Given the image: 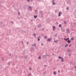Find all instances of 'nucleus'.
Here are the masks:
<instances>
[{
    "label": "nucleus",
    "mask_w": 76,
    "mask_h": 76,
    "mask_svg": "<svg viewBox=\"0 0 76 76\" xmlns=\"http://www.w3.org/2000/svg\"><path fill=\"white\" fill-rule=\"evenodd\" d=\"M25 51H26V49H24L22 51V54H25Z\"/></svg>",
    "instance_id": "obj_1"
},
{
    "label": "nucleus",
    "mask_w": 76,
    "mask_h": 76,
    "mask_svg": "<svg viewBox=\"0 0 76 76\" xmlns=\"http://www.w3.org/2000/svg\"><path fill=\"white\" fill-rule=\"evenodd\" d=\"M29 69L30 70H32V68H30Z\"/></svg>",
    "instance_id": "obj_34"
},
{
    "label": "nucleus",
    "mask_w": 76,
    "mask_h": 76,
    "mask_svg": "<svg viewBox=\"0 0 76 76\" xmlns=\"http://www.w3.org/2000/svg\"><path fill=\"white\" fill-rule=\"evenodd\" d=\"M40 26H41V25H38V27L39 28H40Z\"/></svg>",
    "instance_id": "obj_18"
},
{
    "label": "nucleus",
    "mask_w": 76,
    "mask_h": 76,
    "mask_svg": "<svg viewBox=\"0 0 76 76\" xmlns=\"http://www.w3.org/2000/svg\"><path fill=\"white\" fill-rule=\"evenodd\" d=\"M39 59H41V56H39L38 57Z\"/></svg>",
    "instance_id": "obj_20"
},
{
    "label": "nucleus",
    "mask_w": 76,
    "mask_h": 76,
    "mask_svg": "<svg viewBox=\"0 0 76 76\" xmlns=\"http://www.w3.org/2000/svg\"><path fill=\"white\" fill-rule=\"evenodd\" d=\"M69 1H67V3L68 4V2H69Z\"/></svg>",
    "instance_id": "obj_44"
},
{
    "label": "nucleus",
    "mask_w": 76,
    "mask_h": 76,
    "mask_svg": "<svg viewBox=\"0 0 76 76\" xmlns=\"http://www.w3.org/2000/svg\"><path fill=\"white\" fill-rule=\"evenodd\" d=\"M69 39V38H67V39H66V41H67V40H68V39Z\"/></svg>",
    "instance_id": "obj_24"
},
{
    "label": "nucleus",
    "mask_w": 76,
    "mask_h": 76,
    "mask_svg": "<svg viewBox=\"0 0 76 76\" xmlns=\"http://www.w3.org/2000/svg\"><path fill=\"white\" fill-rule=\"evenodd\" d=\"M24 58H25V59H26V58H27V56H24Z\"/></svg>",
    "instance_id": "obj_19"
},
{
    "label": "nucleus",
    "mask_w": 76,
    "mask_h": 76,
    "mask_svg": "<svg viewBox=\"0 0 76 76\" xmlns=\"http://www.w3.org/2000/svg\"><path fill=\"white\" fill-rule=\"evenodd\" d=\"M41 45H42V46H43L44 45V44L43 43H42L41 44Z\"/></svg>",
    "instance_id": "obj_32"
},
{
    "label": "nucleus",
    "mask_w": 76,
    "mask_h": 76,
    "mask_svg": "<svg viewBox=\"0 0 76 76\" xmlns=\"http://www.w3.org/2000/svg\"><path fill=\"white\" fill-rule=\"evenodd\" d=\"M75 68H76V66H75Z\"/></svg>",
    "instance_id": "obj_48"
},
{
    "label": "nucleus",
    "mask_w": 76,
    "mask_h": 76,
    "mask_svg": "<svg viewBox=\"0 0 76 76\" xmlns=\"http://www.w3.org/2000/svg\"><path fill=\"white\" fill-rule=\"evenodd\" d=\"M53 75H56V71H55L53 72Z\"/></svg>",
    "instance_id": "obj_13"
},
{
    "label": "nucleus",
    "mask_w": 76,
    "mask_h": 76,
    "mask_svg": "<svg viewBox=\"0 0 76 76\" xmlns=\"http://www.w3.org/2000/svg\"><path fill=\"white\" fill-rule=\"evenodd\" d=\"M58 38H60V37H58Z\"/></svg>",
    "instance_id": "obj_51"
},
{
    "label": "nucleus",
    "mask_w": 76,
    "mask_h": 76,
    "mask_svg": "<svg viewBox=\"0 0 76 76\" xmlns=\"http://www.w3.org/2000/svg\"><path fill=\"white\" fill-rule=\"evenodd\" d=\"M30 50L31 51H34V48L33 47H31L30 48Z\"/></svg>",
    "instance_id": "obj_2"
},
{
    "label": "nucleus",
    "mask_w": 76,
    "mask_h": 76,
    "mask_svg": "<svg viewBox=\"0 0 76 76\" xmlns=\"http://www.w3.org/2000/svg\"><path fill=\"white\" fill-rule=\"evenodd\" d=\"M44 38H45V39H47V37L45 36Z\"/></svg>",
    "instance_id": "obj_23"
},
{
    "label": "nucleus",
    "mask_w": 76,
    "mask_h": 76,
    "mask_svg": "<svg viewBox=\"0 0 76 76\" xmlns=\"http://www.w3.org/2000/svg\"><path fill=\"white\" fill-rule=\"evenodd\" d=\"M19 44H20V42Z\"/></svg>",
    "instance_id": "obj_47"
},
{
    "label": "nucleus",
    "mask_w": 76,
    "mask_h": 76,
    "mask_svg": "<svg viewBox=\"0 0 76 76\" xmlns=\"http://www.w3.org/2000/svg\"><path fill=\"white\" fill-rule=\"evenodd\" d=\"M32 47H34H34H36V44L35 43L34 45V44H33L32 45Z\"/></svg>",
    "instance_id": "obj_6"
},
{
    "label": "nucleus",
    "mask_w": 76,
    "mask_h": 76,
    "mask_svg": "<svg viewBox=\"0 0 76 76\" xmlns=\"http://www.w3.org/2000/svg\"><path fill=\"white\" fill-rule=\"evenodd\" d=\"M67 43H70V40H68L67 41Z\"/></svg>",
    "instance_id": "obj_14"
},
{
    "label": "nucleus",
    "mask_w": 76,
    "mask_h": 76,
    "mask_svg": "<svg viewBox=\"0 0 76 76\" xmlns=\"http://www.w3.org/2000/svg\"><path fill=\"white\" fill-rule=\"evenodd\" d=\"M69 56H70V55H69Z\"/></svg>",
    "instance_id": "obj_50"
},
{
    "label": "nucleus",
    "mask_w": 76,
    "mask_h": 76,
    "mask_svg": "<svg viewBox=\"0 0 76 76\" xmlns=\"http://www.w3.org/2000/svg\"><path fill=\"white\" fill-rule=\"evenodd\" d=\"M55 28H56V27H55V26H54L53 27V31H54V30H55Z\"/></svg>",
    "instance_id": "obj_11"
},
{
    "label": "nucleus",
    "mask_w": 76,
    "mask_h": 76,
    "mask_svg": "<svg viewBox=\"0 0 76 76\" xmlns=\"http://www.w3.org/2000/svg\"><path fill=\"white\" fill-rule=\"evenodd\" d=\"M35 12H37V10H35Z\"/></svg>",
    "instance_id": "obj_49"
},
{
    "label": "nucleus",
    "mask_w": 76,
    "mask_h": 76,
    "mask_svg": "<svg viewBox=\"0 0 76 76\" xmlns=\"http://www.w3.org/2000/svg\"><path fill=\"white\" fill-rule=\"evenodd\" d=\"M56 25H58V22H56Z\"/></svg>",
    "instance_id": "obj_30"
},
{
    "label": "nucleus",
    "mask_w": 76,
    "mask_h": 76,
    "mask_svg": "<svg viewBox=\"0 0 76 76\" xmlns=\"http://www.w3.org/2000/svg\"><path fill=\"white\" fill-rule=\"evenodd\" d=\"M68 46V44H66V45L65 46V47H67Z\"/></svg>",
    "instance_id": "obj_25"
},
{
    "label": "nucleus",
    "mask_w": 76,
    "mask_h": 76,
    "mask_svg": "<svg viewBox=\"0 0 76 76\" xmlns=\"http://www.w3.org/2000/svg\"><path fill=\"white\" fill-rule=\"evenodd\" d=\"M8 64H9V65H10V64L9 63H8Z\"/></svg>",
    "instance_id": "obj_42"
},
{
    "label": "nucleus",
    "mask_w": 76,
    "mask_h": 76,
    "mask_svg": "<svg viewBox=\"0 0 76 76\" xmlns=\"http://www.w3.org/2000/svg\"><path fill=\"white\" fill-rule=\"evenodd\" d=\"M69 9V7H67V10H68Z\"/></svg>",
    "instance_id": "obj_37"
},
{
    "label": "nucleus",
    "mask_w": 76,
    "mask_h": 76,
    "mask_svg": "<svg viewBox=\"0 0 76 76\" xmlns=\"http://www.w3.org/2000/svg\"><path fill=\"white\" fill-rule=\"evenodd\" d=\"M27 1H29V0H27Z\"/></svg>",
    "instance_id": "obj_45"
},
{
    "label": "nucleus",
    "mask_w": 76,
    "mask_h": 76,
    "mask_svg": "<svg viewBox=\"0 0 76 76\" xmlns=\"http://www.w3.org/2000/svg\"><path fill=\"white\" fill-rule=\"evenodd\" d=\"M28 9H30V10L31 11H32V7L31 6H29L28 7Z\"/></svg>",
    "instance_id": "obj_4"
},
{
    "label": "nucleus",
    "mask_w": 76,
    "mask_h": 76,
    "mask_svg": "<svg viewBox=\"0 0 76 76\" xmlns=\"http://www.w3.org/2000/svg\"><path fill=\"white\" fill-rule=\"evenodd\" d=\"M57 41H58L57 40L55 41H54V42H57Z\"/></svg>",
    "instance_id": "obj_31"
},
{
    "label": "nucleus",
    "mask_w": 76,
    "mask_h": 76,
    "mask_svg": "<svg viewBox=\"0 0 76 76\" xmlns=\"http://www.w3.org/2000/svg\"><path fill=\"white\" fill-rule=\"evenodd\" d=\"M58 58H60V59H62L63 58L62 57H60V56H58Z\"/></svg>",
    "instance_id": "obj_12"
},
{
    "label": "nucleus",
    "mask_w": 76,
    "mask_h": 76,
    "mask_svg": "<svg viewBox=\"0 0 76 76\" xmlns=\"http://www.w3.org/2000/svg\"><path fill=\"white\" fill-rule=\"evenodd\" d=\"M52 4H55V3H54V0H53V1H52Z\"/></svg>",
    "instance_id": "obj_10"
},
{
    "label": "nucleus",
    "mask_w": 76,
    "mask_h": 76,
    "mask_svg": "<svg viewBox=\"0 0 76 76\" xmlns=\"http://www.w3.org/2000/svg\"><path fill=\"white\" fill-rule=\"evenodd\" d=\"M71 46H72V45H69V47H71Z\"/></svg>",
    "instance_id": "obj_35"
},
{
    "label": "nucleus",
    "mask_w": 76,
    "mask_h": 76,
    "mask_svg": "<svg viewBox=\"0 0 76 76\" xmlns=\"http://www.w3.org/2000/svg\"><path fill=\"white\" fill-rule=\"evenodd\" d=\"M73 38H72L71 39V40H73Z\"/></svg>",
    "instance_id": "obj_36"
},
{
    "label": "nucleus",
    "mask_w": 76,
    "mask_h": 76,
    "mask_svg": "<svg viewBox=\"0 0 76 76\" xmlns=\"http://www.w3.org/2000/svg\"><path fill=\"white\" fill-rule=\"evenodd\" d=\"M21 44H23V41L21 42Z\"/></svg>",
    "instance_id": "obj_26"
},
{
    "label": "nucleus",
    "mask_w": 76,
    "mask_h": 76,
    "mask_svg": "<svg viewBox=\"0 0 76 76\" xmlns=\"http://www.w3.org/2000/svg\"><path fill=\"white\" fill-rule=\"evenodd\" d=\"M1 60L3 61L4 60V58H1Z\"/></svg>",
    "instance_id": "obj_33"
},
{
    "label": "nucleus",
    "mask_w": 76,
    "mask_h": 76,
    "mask_svg": "<svg viewBox=\"0 0 76 76\" xmlns=\"http://www.w3.org/2000/svg\"><path fill=\"white\" fill-rule=\"evenodd\" d=\"M64 23L65 25H66V24H67V22H66V21H64Z\"/></svg>",
    "instance_id": "obj_16"
},
{
    "label": "nucleus",
    "mask_w": 76,
    "mask_h": 76,
    "mask_svg": "<svg viewBox=\"0 0 76 76\" xmlns=\"http://www.w3.org/2000/svg\"><path fill=\"white\" fill-rule=\"evenodd\" d=\"M27 45H28V44H29V43H27Z\"/></svg>",
    "instance_id": "obj_40"
},
{
    "label": "nucleus",
    "mask_w": 76,
    "mask_h": 76,
    "mask_svg": "<svg viewBox=\"0 0 76 76\" xmlns=\"http://www.w3.org/2000/svg\"><path fill=\"white\" fill-rule=\"evenodd\" d=\"M61 24H59L58 27H61Z\"/></svg>",
    "instance_id": "obj_27"
},
{
    "label": "nucleus",
    "mask_w": 76,
    "mask_h": 76,
    "mask_svg": "<svg viewBox=\"0 0 76 76\" xmlns=\"http://www.w3.org/2000/svg\"><path fill=\"white\" fill-rule=\"evenodd\" d=\"M64 40H66V39H64Z\"/></svg>",
    "instance_id": "obj_46"
},
{
    "label": "nucleus",
    "mask_w": 76,
    "mask_h": 76,
    "mask_svg": "<svg viewBox=\"0 0 76 76\" xmlns=\"http://www.w3.org/2000/svg\"><path fill=\"white\" fill-rule=\"evenodd\" d=\"M58 72H59V73H60V70H58Z\"/></svg>",
    "instance_id": "obj_38"
},
{
    "label": "nucleus",
    "mask_w": 76,
    "mask_h": 76,
    "mask_svg": "<svg viewBox=\"0 0 76 76\" xmlns=\"http://www.w3.org/2000/svg\"><path fill=\"white\" fill-rule=\"evenodd\" d=\"M34 16L35 18H37V16H35V15H34Z\"/></svg>",
    "instance_id": "obj_21"
},
{
    "label": "nucleus",
    "mask_w": 76,
    "mask_h": 76,
    "mask_svg": "<svg viewBox=\"0 0 76 76\" xmlns=\"http://www.w3.org/2000/svg\"><path fill=\"white\" fill-rule=\"evenodd\" d=\"M62 60H61V61H62L63 62V61H64V60H63L64 59V58H62Z\"/></svg>",
    "instance_id": "obj_17"
},
{
    "label": "nucleus",
    "mask_w": 76,
    "mask_h": 76,
    "mask_svg": "<svg viewBox=\"0 0 76 76\" xmlns=\"http://www.w3.org/2000/svg\"><path fill=\"white\" fill-rule=\"evenodd\" d=\"M51 40V39L48 38L47 39V41H50Z\"/></svg>",
    "instance_id": "obj_7"
},
{
    "label": "nucleus",
    "mask_w": 76,
    "mask_h": 76,
    "mask_svg": "<svg viewBox=\"0 0 76 76\" xmlns=\"http://www.w3.org/2000/svg\"><path fill=\"white\" fill-rule=\"evenodd\" d=\"M42 56V57L43 58H45V57H47V55H43Z\"/></svg>",
    "instance_id": "obj_3"
},
{
    "label": "nucleus",
    "mask_w": 76,
    "mask_h": 76,
    "mask_svg": "<svg viewBox=\"0 0 76 76\" xmlns=\"http://www.w3.org/2000/svg\"><path fill=\"white\" fill-rule=\"evenodd\" d=\"M61 12H60L58 14V16H61Z\"/></svg>",
    "instance_id": "obj_9"
},
{
    "label": "nucleus",
    "mask_w": 76,
    "mask_h": 76,
    "mask_svg": "<svg viewBox=\"0 0 76 76\" xmlns=\"http://www.w3.org/2000/svg\"><path fill=\"white\" fill-rule=\"evenodd\" d=\"M66 31L68 33H69V32H70V31L68 28L66 29Z\"/></svg>",
    "instance_id": "obj_8"
},
{
    "label": "nucleus",
    "mask_w": 76,
    "mask_h": 76,
    "mask_svg": "<svg viewBox=\"0 0 76 76\" xmlns=\"http://www.w3.org/2000/svg\"><path fill=\"white\" fill-rule=\"evenodd\" d=\"M39 37H40V36H39Z\"/></svg>",
    "instance_id": "obj_52"
},
{
    "label": "nucleus",
    "mask_w": 76,
    "mask_h": 76,
    "mask_svg": "<svg viewBox=\"0 0 76 76\" xmlns=\"http://www.w3.org/2000/svg\"><path fill=\"white\" fill-rule=\"evenodd\" d=\"M37 1H40V0H37Z\"/></svg>",
    "instance_id": "obj_41"
},
{
    "label": "nucleus",
    "mask_w": 76,
    "mask_h": 76,
    "mask_svg": "<svg viewBox=\"0 0 76 76\" xmlns=\"http://www.w3.org/2000/svg\"><path fill=\"white\" fill-rule=\"evenodd\" d=\"M57 30H59V28H57Z\"/></svg>",
    "instance_id": "obj_43"
},
{
    "label": "nucleus",
    "mask_w": 76,
    "mask_h": 76,
    "mask_svg": "<svg viewBox=\"0 0 76 76\" xmlns=\"http://www.w3.org/2000/svg\"><path fill=\"white\" fill-rule=\"evenodd\" d=\"M45 72H44V73H43V74L44 75V74H45Z\"/></svg>",
    "instance_id": "obj_39"
},
{
    "label": "nucleus",
    "mask_w": 76,
    "mask_h": 76,
    "mask_svg": "<svg viewBox=\"0 0 76 76\" xmlns=\"http://www.w3.org/2000/svg\"><path fill=\"white\" fill-rule=\"evenodd\" d=\"M38 41H40V39H39V38H38Z\"/></svg>",
    "instance_id": "obj_29"
},
{
    "label": "nucleus",
    "mask_w": 76,
    "mask_h": 76,
    "mask_svg": "<svg viewBox=\"0 0 76 76\" xmlns=\"http://www.w3.org/2000/svg\"><path fill=\"white\" fill-rule=\"evenodd\" d=\"M33 35L34 37L35 38H36V37H35V36L37 35V34L35 33H34Z\"/></svg>",
    "instance_id": "obj_5"
},
{
    "label": "nucleus",
    "mask_w": 76,
    "mask_h": 76,
    "mask_svg": "<svg viewBox=\"0 0 76 76\" xmlns=\"http://www.w3.org/2000/svg\"><path fill=\"white\" fill-rule=\"evenodd\" d=\"M31 76V73H30L29 74H28V76Z\"/></svg>",
    "instance_id": "obj_22"
},
{
    "label": "nucleus",
    "mask_w": 76,
    "mask_h": 76,
    "mask_svg": "<svg viewBox=\"0 0 76 76\" xmlns=\"http://www.w3.org/2000/svg\"><path fill=\"white\" fill-rule=\"evenodd\" d=\"M68 53H70V50L69 49L68 50Z\"/></svg>",
    "instance_id": "obj_15"
},
{
    "label": "nucleus",
    "mask_w": 76,
    "mask_h": 76,
    "mask_svg": "<svg viewBox=\"0 0 76 76\" xmlns=\"http://www.w3.org/2000/svg\"><path fill=\"white\" fill-rule=\"evenodd\" d=\"M18 15H20V12H18Z\"/></svg>",
    "instance_id": "obj_28"
}]
</instances>
